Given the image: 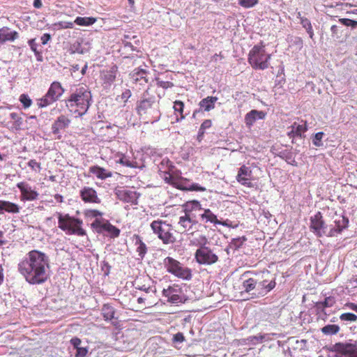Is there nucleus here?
Instances as JSON below:
<instances>
[{
    "label": "nucleus",
    "mask_w": 357,
    "mask_h": 357,
    "mask_svg": "<svg viewBox=\"0 0 357 357\" xmlns=\"http://www.w3.org/2000/svg\"><path fill=\"white\" fill-rule=\"evenodd\" d=\"M349 219L341 214L334 213L328 224H326L323 220V224L320 227L321 236H335L340 234L344 229L348 227Z\"/></svg>",
    "instance_id": "5"
},
{
    "label": "nucleus",
    "mask_w": 357,
    "mask_h": 357,
    "mask_svg": "<svg viewBox=\"0 0 357 357\" xmlns=\"http://www.w3.org/2000/svg\"><path fill=\"white\" fill-rule=\"evenodd\" d=\"M340 22L342 24L347 26H351L352 28H355L357 26V21L352 20L347 18H342L340 20Z\"/></svg>",
    "instance_id": "50"
},
{
    "label": "nucleus",
    "mask_w": 357,
    "mask_h": 357,
    "mask_svg": "<svg viewBox=\"0 0 357 357\" xmlns=\"http://www.w3.org/2000/svg\"><path fill=\"white\" fill-rule=\"evenodd\" d=\"M340 319L342 321H354L357 319V316L353 313L347 312L342 314L340 317Z\"/></svg>",
    "instance_id": "47"
},
{
    "label": "nucleus",
    "mask_w": 357,
    "mask_h": 357,
    "mask_svg": "<svg viewBox=\"0 0 357 357\" xmlns=\"http://www.w3.org/2000/svg\"><path fill=\"white\" fill-rule=\"evenodd\" d=\"M50 259L44 252L33 250L19 262L17 270L30 284H41L50 278Z\"/></svg>",
    "instance_id": "1"
},
{
    "label": "nucleus",
    "mask_w": 357,
    "mask_h": 357,
    "mask_svg": "<svg viewBox=\"0 0 357 357\" xmlns=\"http://www.w3.org/2000/svg\"><path fill=\"white\" fill-rule=\"evenodd\" d=\"M216 248H211L208 246L198 248L195 252V259L200 265L211 266L219 260Z\"/></svg>",
    "instance_id": "11"
},
{
    "label": "nucleus",
    "mask_w": 357,
    "mask_h": 357,
    "mask_svg": "<svg viewBox=\"0 0 357 357\" xmlns=\"http://www.w3.org/2000/svg\"><path fill=\"white\" fill-rule=\"evenodd\" d=\"M29 167H30L33 170H36L38 168L39 170L41 169L40 164L36 162V160H31L28 162Z\"/></svg>",
    "instance_id": "58"
},
{
    "label": "nucleus",
    "mask_w": 357,
    "mask_h": 357,
    "mask_svg": "<svg viewBox=\"0 0 357 357\" xmlns=\"http://www.w3.org/2000/svg\"><path fill=\"white\" fill-rule=\"evenodd\" d=\"M79 196L85 203L100 204L101 199L98 197L97 192L91 187L84 186L79 191Z\"/></svg>",
    "instance_id": "18"
},
{
    "label": "nucleus",
    "mask_w": 357,
    "mask_h": 357,
    "mask_svg": "<svg viewBox=\"0 0 357 357\" xmlns=\"http://www.w3.org/2000/svg\"><path fill=\"white\" fill-rule=\"evenodd\" d=\"M208 243V239L206 236L201 235L198 239V245L199 248H202V246H207L206 243Z\"/></svg>",
    "instance_id": "59"
},
{
    "label": "nucleus",
    "mask_w": 357,
    "mask_h": 357,
    "mask_svg": "<svg viewBox=\"0 0 357 357\" xmlns=\"http://www.w3.org/2000/svg\"><path fill=\"white\" fill-rule=\"evenodd\" d=\"M163 264L168 273L183 280H191L192 276L191 269L188 267H183L182 264L175 259L171 257H167L163 261Z\"/></svg>",
    "instance_id": "9"
},
{
    "label": "nucleus",
    "mask_w": 357,
    "mask_h": 357,
    "mask_svg": "<svg viewBox=\"0 0 357 357\" xmlns=\"http://www.w3.org/2000/svg\"><path fill=\"white\" fill-rule=\"evenodd\" d=\"M174 109L176 112H178L181 115L180 118L176 119L177 121H181L185 118L187 114H183L184 103L181 100H176L174 102Z\"/></svg>",
    "instance_id": "37"
},
{
    "label": "nucleus",
    "mask_w": 357,
    "mask_h": 357,
    "mask_svg": "<svg viewBox=\"0 0 357 357\" xmlns=\"http://www.w3.org/2000/svg\"><path fill=\"white\" fill-rule=\"evenodd\" d=\"M89 172L94 174L98 178L101 180H104L112 176V173L110 171L98 165L90 167Z\"/></svg>",
    "instance_id": "25"
},
{
    "label": "nucleus",
    "mask_w": 357,
    "mask_h": 357,
    "mask_svg": "<svg viewBox=\"0 0 357 357\" xmlns=\"http://www.w3.org/2000/svg\"><path fill=\"white\" fill-rule=\"evenodd\" d=\"M156 82H157V85L163 89H168V88H172L174 86V84L172 82H167V81H162V80H160L159 78L156 79Z\"/></svg>",
    "instance_id": "51"
},
{
    "label": "nucleus",
    "mask_w": 357,
    "mask_h": 357,
    "mask_svg": "<svg viewBox=\"0 0 357 357\" xmlns=\"http://www.w3.org/2000/svg\"><path fill=\"white\" fill-rule=\"evenodd\" d=\"M335 303V298L333 296H328L326 297L323 302H319L317 303V307L318 309L330 307H332Z\"/></svg>",
    "instance_id": "38"
},
{
    "label": "nucleus",
    "mask_w": 357,
    "mask_h": 357,
    "mask_svg": "<svg viewBox=\"0 0 357 357\" xmlns=\"http://www.w3.org/2000/svg\"><path fill=\"white\" fill-rule=\"evenodd\" d=\"M92 101L91 91L86 86H81L75 91L66 100L68 107H77L76 112L84 115L89 109Z\"/></svg>",
    "instance_id": "3"
},
{
    "label": "nucleus",
    "mask_w": 357,
    "mask_h": 357,
    "mask_svg": "<svg viewBox=\"0 0 357 357\" xmlns=\"http://www.w3.org/2000/svg\"><path fill=\"white\" fill-rule=\"evenodd\" d=\"M182 207L183 213H190L202 210L201 204L197 200L188 201L185 203Z\"/></svg>",
    "instance_id": "30"
},
{
    "label": "nucleus",
    "mask_w": 357,
    "mask_h": 357,
    "mask_svg": "<svg viewBox=\"0 0 357 357\" xmlns=\"http://www.w3.org/2000/svg\"><path fill=\"white\" fill-rule=\"evenodd\" d=\"M203 213L200 214V217L202 220H205L206 222H210L213 223L214 225H227L226 223L219 220L217 218V216L209 209V208H203Z\"/></svg>",
    "instance_id": "26"
},
{
    "label": "nucleus",
    "mask_w": 357,
    "mask_h": 357,
    "mask_svg": "<svg viewBox=\"0 0 357 357\" xmlns=\"http://www.w3.org/2000/svg\"><path fill=\"white\" fill-rule=\"evenodd\" d=\"M339 326L335 324H328L321 328L322 333L326 335L336 334L339 331Z\"/></svg>",
    "instance_id": "39"
},
{
    "label": "nucleus",
    "mask_w": 357,
    "mask_h": 357,
    "mask_svg": "<svg viewBox=\"0 0 357 357\" xmlns=\"http://www.w3.org/2000/svg\"><path fill=\"white\" fill-rule=\"evenodd\" d=\"M188 190L191 191L204 192L206 190V188L197 183H192L189 188H188Z\"/></svg>",
    "instance_id": "57"
},
{
    "label": "nucleus",
    "mask_w": 357,
    "mask_h": 357,
    "mask_svg": "<svg viewBox=\"0 0 357 357\" xmlns=\"http://www.w3.org/2000/svg\"><path fill=\"white\" fill-rule=\"evenodd\" d=\"M134 239L135 244L137 245L136 251L137 252L140 259H143L145 255L147 252V247L146 244L142 241L141 237L139 235H135Z\"/></svg>",
    "instance_id": "28"
},
{
    "label": "nucleus",
    "mask_w": 357,
    "mask_h": 357,
    "mask_svg": "<svg viewBox=\"0 0 357 357\" xmlns=\"http://www.w3.org/2000/svg\"><path fill=\"white\" fill-rule=\"evenodd\" d=\"M178 225L181 233H186L188 235H193L195 231H198V227L201 226L198 221H193L192 219L185 218L183 215L179 217Z\"/></svg>",
    "instance_id": "15"
},
{
    "label": "nucleus",
    "mask_w": 357,
    "mask_h": 357,
    "mask_svg": "<svg viewBox=\"0 0 357 357\" xmlns=\"http://www.w3.org/2000/svg\"><path fill=\"white\" fill-rule=\"evenodd\" d=\"M81 343H82V341L78 337H73L70 340V344H72V346L73 347V351L72 353H73L74 351H75L77 348H81L82 347L81 346Z\"/></svg>",
    "instance_id": "53"
},
{
    "label": "nucleus",
    "mask_w": 357,
    "mask_h": 357,
    "mask_svg": "<svg viewBox=\"0 0 357 357\" xmlns=\"http://www.w3.org/2000/svg\"><path fill=\"white\" fill-rule=\"evenodd\" d=\"M265 45L261 42L259 45H255L248 54V62L256 70H265L269 66L271 55L266 54Z\"/></svg>",
    "instance_id": "4"
},
{
    "label": "nucleus",
    "mask_w": 357,
    "mask_h": 357,
    "mask_svg": "<svg viewBox=\"0 0 357 357\" xmlns=\"http://www.w3.org/2000/svg\"><path fill=\"white\" fill-rule=\"evenodd\" d=\"M324 136L323 132H317L312 138V143L316 146H321L323 145L322 138Z\"/></svg>",
    "instance_id": "43"
},
{
    "label": "nucleus",
    "mask_w": 357,
    "mask_h": 357,
    "mask_svg": "<svg viewBox=\"0 0 357 357\" xmlns=\"http://www.w3.org/2000/svg\"><path fill=\"white\" fill-rule=\"evenodd\" d=\"M96 22V18L93 17H77L74 21L77 25L79 26H90Z\"/></svg>",
    "instance_id": "32"
},
{
    "label": "nucleus",
    "mask_w": 357,
    "mask_h": 357,
    "mask_svg": "<svg viewBox=\"0 0 357 357\" xmlns=\"http://www.w3.org/2000/svg\"><path fill=\"white\" fill-rule=\"evenodd\" d=\"M218 98L215 96H207L202 99L199 105L201 109L206 112H209L215 107V103L217 102Z\"/></svg>",
    "instance_id": "27"
},
{
    "label": "nucleus",
    "mask_w": 357,
    "mask_h": 357,
    "mask_svg": "<svg viewBox=\"0 0 357 357\" xmlns=\"http://www.w3.org/2000/svg\"><path fill=\"white\" fill-rule=\"evenodd\" d=\"M185 340V338L183 334L181 332H178L174 335L172 341L174 343L181 344L183 343Z\"/></svg>",
    "instance_id": "55"
},
{
    "label": "nucleus",
    "mask_w": 357,
    "mask_h": 357,
    "mask_svg": "<svg viewBox=\"0 0 357 357\" xmlns=\"http://www.w3.org/2000/svg\"><path fill=\"white\" fill-rule=\"evenodd\" d=\"M28 44L31 50L34 52L38 61H42L41 53L38 50V44L36 43V38L30 39Z\"/></svg>",
    "instance_id": "41"
},
{
    "label": "nucleus",
    "mask_w": 357,
    "mask_h": 357,
    "mask_svg": "<svg viewBox=\"0 0 357 357\" xmlns=\"http://www.w3.org/2000/svg\"><path fill=\"white\" fill-rule=\"evenodd\" d=\"M146 74L147 71L146 70L137 68L133 70L130 75L135 82L143 80L145 83H147Z\"/></svg>",
    "instance_id": "29"
},
{
    "label": "nucleus",
    "mask_w": 357,
    "mask_h": 357,
    "mask_svg": "<svg viewBox=\"0 0 357 357\" xmlns=\"http://www.w3.org/2000/svg\"><path fill=\"white\" fill-rule=\"evenodd\" d=\"M266 113L263 111L252 109L245 116V123L248 127H251L257 120L264 119Z\"/></svg>",
    "instance_id": "21"
},
{
    "label": "nucleus",
    "mask_w": 357,
    "mask_h": 357,
    "mask_svg": "<svg viewBox=\"0 0 357 357\" xmlns=\"http://www.w3.org/2000/svg\"><path fill=\"white\" fill-rule=\"evenodd\" d=\"M18 38V33L15 31H10L7 26L0 29V44L7 41H14Z\"/></svg>",
    "instance_id": "23"
},
{
    "label": "nucleus",
    "mask_w": 357,
    "mask_h": 357,
    "mask_svg": "<svg viewBox=\"0 0 357 357\" xmlns=\"http://www.w3.org/2000/svg\"><path fill=\"white\" fill-rule=\"evenodd\" d=\"M251 179H252V171L250 167L243 165L238 171L236 176V180L241 185L247 187H251Z\"/></svg>",
    "instance_id": "19"
},
{
    "label": "nucleus",
    "mask_w": 357,
    "mask_h": 357,
    "mask_svg": "<svg viewBox=\"0 0 357 357\" xmlns=\"http://www.w3.org/2000/svg\"><path fill=\"white\" fill-rule=\"evenodd\" d=\"M84 214L86 216L89 218H97L98 216H102V213L95 209L86 210L84 211Z\"/></svg>",
    "instance_id": "49"
},
{
    "label": "nucleus",
    "mask_w": 357,
    "mask_h": 357,
    "mask_svg": "<svg viewBox=\"0 0 357 357\" xmlns=\"http://www.w3.org/2000/svg\"><path fill=\"white\" fill-rule=\"evenodd\" d=\"M102 314L105 320H112L114 319L115 310L112 306L105 304L102 308Z\"/></svg>",
    "instance_id": "33"
},
{
    "label": "nucleus",
    "mask_w": 357,
    "mask_h": 357,
    "mask_svg": "<svg viewBox=\"0 0 357 357\" xmlns=\"http://www.w3.org/2000/svg\"><path fill=\"white\" fill-rule=\"evenodd\" d=\"M212 126V122L209 119L205 120L201 125L200 128L201 130H206V129L211 128Z\"/></svg>",
    "instance_id": "60"
},
{
    "label": "nucleus",
    "mask_w": 357,
    "mask_h": 357,
    "mask_svg": "<svg viewBox=\"0 0 357 357\" xmlns=\"http://www.w3.org/2000/svg\"><path fill=\"white\" fill-rule=\"evenodd\" d=\"M151 227L154 234L162 240L165 244L173 243L176 238L171 232V225L162 220H154L151 224Z\"/></svg>",
    "instance_id": "12"
},
{
    "label": "nucleus",
    "mask_w": 357,
    "mask_h": 357,
    "mask_svg": "<svg viewBox=\"0 0 357 357\" xmlns=\"http://www.w3.org/2000/svg\"><path fill=\"white\" fill-rule=\"evenodd\" d=\"M58 215L59 227L66 231L67 234L77 236L86 235V231L82 229V220L79 218L70 216L68 214L63 215L60 213H56Z\"/></svg>",
    "instance_id": "6"
},
{
    "label": "nucleus",
    "mask_w": 357,
    "mask_h": 357,
    "mask_svg": "<svg viewBox=\"0 0 357 357\" xmlns=\"http://www.w3.org/2000/svg\"><path fill=\"white\" fill-rule=\"evenodd\" d=\"M301 24L304 29H305L306 31L311 30L312 29L310 21L305 17H301Z\"/></svg>",
    "instance_id": "56"
},
{
    "label": "nucleus",
    "mask_w": 357,
    "mask_h": 357,
    "mask_svg": "<svg viewBox=\"0 0 357 357\" xmlns=\"http://www.w3.org/2000/svg\"><path fill=\"white\" fill-rule=\"evenodd\" d=\"M88 353V347H83L81 348H77V349L73 352L74 357H85Z\"/></svg>",
    "instance_id": "48"
},
{
    "label": "nucleus",
    "mask_w": 357,
    "mask_h": 357,
    "mask_svg": "<svg viewBox=\"0 0 357 357\" xmlns=\"http://www.w3.org/2000/svg\"><path fill=\"white\" fill-rule=\"evenodd\" d=\"M17 188L20 190V200L22 202L36 200L39 194L26 182H20L17 184Z\"/></svg>",
    "instance_id": "17"
},
{
    "label": "nucleus",
    "mask_w": 357,
    "mask_h": 357,
    "mask_svg": "<svg viewBox=\"0 0 357 357\" xmlns=\"http://www.w3.org/2000/svg\"><path fill=\"white\" fill-rule=\"evenodd\" d=\"M323 218L321 212H317L314 216L310 218V229L319 237L321 236L320 227L323 224Z\"/></svg>",
    "instance_id": "22"
},
{
    "label": "nucleus",
    "mask_w": 357,
    "mask_h": 357,
    "mask_svg": "<svg viewBox=\"0 0 357 357\" xmlns=\"http://www.w3.org/2000/svg\"><path fill=\"white\" fill-rule=\"evenodd\" d=\"M65 90L59 82H53L45 95L38 100V107H45L59 100Z\"/></svg>",
    "instance_id": "10"
},
{
    "label": "nucleus",
    "mask_w": 357,
    "mask_h": 357,
    "mask_svg": "<svg viewBox=\"0 0 357 357\" xmlns=\"http://www.w3.org/2000/svg\"><path fill=\"white\" fill-rule=\"evenodd\" d=\"M117 67L116 66H113L110 68L109 70H107L104 75V80L105 83L108 84H111L113 83L116 77Z\"/></svg>",
    "instance_id": "31"
},
{
    "label": "nucleus",
    "mask_w": 357,
    "mask_h": 357,
    "mask_svg": "<svg viewBox=\"0 0 357 357\" xmlns=\"http://www.w3.org/2000/svg\"><path fill=\"white\" fill-rule=\"evenodd\" d=\"M340 26L337 25H332L331 27V31L332 32V36L333 37H338V32L340 29Z\"/></svg>",
    "instance_id": "63"
},
{
    "label": "nucleus",
    "mask_w": 357,
    "mask_h": 357,
    "mask_svg": "<svg viewBox=\"0 0 357 357\" xmlns=\"http://www.w3.org/2000/svg\"><path fill=\"white\" fill-rule=\"evenodd\" d=\"M307 130V126L306 123H303V124H299L295 130V132L296 135V137H299L301 138L304 137L303 135L304 132H306Z\"/></svg>",
    "instance_id": "45"
},
{
    "label": "nucleus",
    "mask_w": 357,
    "mask_h": 357,
    "mask_svg": "<svg viewBox=\"0 0 357 357\" xmlns=\"http://www.w3.org/2000/svg\"><path fill=\"white\" fill-rule=\"evenodd\" d=\"M185 218H189L192 219L193 221H198L196 218V215L193 212L190 213H184V215H183Z\"/></svg>",
    "instance_id": "64"
},
{
    "label": "nucleus",
    "mask_w": 357,
    "mask_h": 357,
    "mask_svg": "<svg viewBox=\"0 0 357 357\" xmlns=\"http://www.w3.org/2000/svg\"><path fill=\"white\" fill-rule=\"evenodd\" d=\"M114 195L118 199L126 203H131L132 204H137L139 195L137 193L131 190H128L124 188H116L114 190Z\"/></svg>",
    "instance_id": "16"
},
{
    "label": "nucleus",
    "mask_w": 357,
    "mask_h": 357,
    "mask_svg": "<svg viewBox=\"0 0 357 357\" xmlns=\"http://www.w3.org/2000/svg\"><path fill=\"white\" fill-rule=\"evenodd\" d=\"M249 274V273L243 274L242 287L244 292L248 294L251 298L264 296L275 288L276 284L275 280L268 282L266 280H260L257 274H254V277H248Z\"/></svg>",
    "instance_id": "2"
},
{
    "label": "nucleus",
    "mask_w": 357,
    "mask_h": 357,
    "mask_svg": "<svg viewBox=\"0 0 357 357\" xmlns=\"http://www.w3.org/2000/svg\"><path fill=\"white\" fill-rule=\"evenodd\" d=\"M257 3L258 0H238V4L245 8H252Z\"/></svg>",
    "instance_id": "46"
},
{
    "label": "nucleus",
    "mask_w": 357,
    "mask_h": 357,
    "mask_svg": "<svg viewBox=\"0 0 357 357\" xmlns=\"http://www.w3.org/2000/svg\"><path fill=\"white\" fill-rule=\"evenodd\" d=\"M131 96V91L129 89H126L121 94V98L124 100V102H127L128 98Z\"/></svg>",
    "instance_id": "62"
},
{
    "label": "nucleus",
    "mask_w": 357,
    "mask_h": 357,
    "mask_svg": "<svg viewBox=\"0 0 357 357\" xmlns=\"http://www.w3.org/2000/svg\"><path fill=\"white\" fill-rule=\"evenodd\" d=\"M51 35L50 33H44L41 38V42L43 45H46L51 40Z\"/></svg>",
    "instance_id": "61"
},
{
    "label": "nucleus",
    "mask_w": 357,
    "mask_h": 357,
    "mask_svg": "<svg viewBox=\"0 0 357 357\" xmlns=\"http://www.w3.org/2000/svg\"><path fill=\"white\" fill-rule=\"evenodd\" d=\"M81 343H82V341L78 337H73L70 340V344H72V346L73 347V351L72 353H73L74 351H75L77 348H81L82 347L81 346Z\"/></svg>",
    "instance_id": "54"
},
{
    "label": "nucleus",
    "mask_w": 357,
    "mask_h": 357,
    "mask_svg": "<svg viewBox=\"0 0 357 357\" xmlns=\"http://www.w3.org/2000/svg\"><path fill=\"white\" fill-rule=\"evenodd\" d=\"M91 227L97 233L102 234L106 231L107 235L112 238H116L120 234V229L112 225L108 220L96 219L91 223Z\"/></svg>",
    "instance_id": "14"
},
{
    "label": "nucleus",
    "mask_w": 357,
    "mask_h": 357,
    "mask_svg": "<svg viewBox=\"0 0 357 357\" xmlns=\"http://www.w3.org/2000/svg\"><path fill=\"white\" fill-rule=\"evenodd\" d=\"M155 97L149 96L146 91L142 95L141 99L137 102V112L139 116L148 114L153 112V121H158L160 118V113L155 107Z\"/></svg>",
    "instance_id": "8"
},
{
    "label": "nucleus",
    "mask_w": 357,
    "mask_h": 357,
    "mask_svg": "<svg viewBox=\"0 0 357 357\" xmlns=\"http://www.w3.org/2000/svg\"><path fill=\"white\" fill-rule=\"evenodd\" d=\"M20 207L13 202L4 200H0V215L3 214L4 212L10 213H18Z\"/></svg>",
    "instance_id": "24"
},
{
    "label": "nucleus",
    "mask_w": 357,
    "mask_h": 357,
    "mask_svg": "<svg viewBox=\"0 0 357 357\" xmlns=\"http://www.w3.org/2000/svg\"><path fill=\"white\" fill-rule=\"evenodd\" d=\"M188 291H190V289L185 285L181 287L178 284H173L162 290V296L167 298L168 303L178 305L191 300L188 295Z\"/></svg>",
    "instance_id": "7"
},
{
    "label": "nucleus",
    "mask_w": 357,
    "mask_h": 357,
    "mask_svg": "<svg viewBox=\"0 0 357 357\" xmlns=\"http://www.w3.org/2000/svg\"><path fill=\"white\" fill-rule=\"evenodd\" d=\"M82 40H77L73 43H72L70 47V53H72V54H75V53L83 54L84 51H83V48L82 47Z\"/></svg>",
    "instance_id": "40"
},
{
    "label": "nucleus",
    "mask_w": 357,
    "mask_h": 357,
    "mask_svg": "<svg viewBox=\"0 0 357 357\" xmlns=\"http://www.w3.org/2000/svg\"><path fill=\"white\" fill-rule=\"evenodd\" d=\"M270 335L271 334H264V335H252V336L248 337L247 338V340L249 342H251L253 344H256L257 343L262 342L264 340L270 339L269 337H268V336ZM271 335H277L276 333H272Z\"/></svg>",
    "instance_id": "36"
},
{
    "label": "nucleus",
    "mask_w": 357,
    "mask_h": 357,
    "mask_svg": "<svg viewBox=\"0 0 357 357\" xmlns=\"http://www.w3.org/2000/svg\"><path fill=\"white\" fill-rule=\"evenodd\" d=\"M70 120L64 115L59 116L52 125V131L54 135L59 134L60 130L68 128Z\"/></svg>",
    "instance_id": "20"
},
{
    "label": "nucleus",
    "mask_w": 357,
    "mask_h": 357,
    "mask_svg": "<svg viewBox=\"0 0 357 357\" xmlns=\"http://www.w3.org/2000/svg\"><path fill=\"white\" fill-rule=\"evenodd\" d=\"M19 100L22 104V106L24 109L30 107L32 104V100L27 94L25 93L20 95Z\"/></svg>",
    "instance_id": "42"
},
{
    "label": "nucleus",
    "mask_w": 357,
    "mask_h": 357,
    "mask_svg": "<svg viewBox=\"0 0 357 357\" xmlns=\"http://www.w3.org/2000/svg\"><path fill=\"white\" fill-rule=\"evenodd\" d=\"M278 155L283 159L285 160L288 163L292 165H296V161L293 158V154L291 151L289 150H282L279 152Z\"/></svg>",
    "instance_id": "35"
},
{
    "label": "nucleus",
    "mask_w": 357,
    "mask_h": 357,
    "mask_svg": "<svg viewBox=\"0 0 357 357\" xmlns=\"http://www.w3.org/2000/svg\"><path fill=\"white\" fill-rule=\"evenodd\" d=\"M10 118L13 120V128L16 130H21L23 124V119L16 112L10 114Z\"/></svg>",
    "instance_id": "34"
},
{
    "label": "nucleus",
    "mask_w": 357,
    "mask_h": 357,
    "mask_svg": "<svg viewBox=\"0 0 357 357\" xmlns=\"http://www.w3.org/2000/svg\"><path fill=\"white\" fill-rule=\"evenodd\" d=\"M338 357H357V341L349 340L345 342H337L331 347Z\"/></svg>",
    "instance_id": "13"
},
{
    "label": "nucleus",
    "mask_w": 357,
    "mask_h": 357,
    "mask_svg": "<svg viewBox=\"0 0 357 357\" xmlns=\"http://www.w3.org/2000/svg\"><path fill=\"white\" fill-rule=\"evenodd\" d=\"M74 22H59L53 24L54 29H64L73 28Z\"/></svg>",
    "instance_id": "44"
},
{
    "label": "nucleus",
    "mask_w": 357,
    "mask_h": 357,
    "mask_svg": "<svg viewBox=\"0 0 357 357\" xmlns=\"http://www.w3.org/2000/svg\"><path fill=\"white\" fill-rule=\"evenodd\" d=\"M81 343H82V341L78 337H73L70 340V344H72V346L73 347V351L72 353H73L74 351H75L77 348H81L82 347L81 346Z\"/></svg>",
    "instance_id": "52"
}]
</instances>
